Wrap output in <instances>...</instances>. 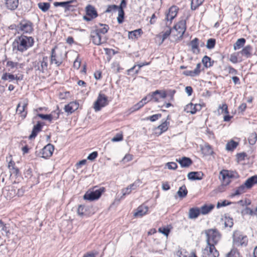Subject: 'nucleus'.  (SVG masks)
<instances>
[{"label":"nucleus","instance_id":"obj_41","mask_svg":"<svg viewBox=\"0 0 257 257\" xmlns=\"http://www.w3.org/2000/svg\"><path fill=\"white\" fill-rule=\"evenodd\" d=\"M204 0H192L191 4V8L193 10H195L203 2Z\"/></svg>","mask_w":257,"mask_h":257},{"label":"nucleus","instance_id":"obj_36","mask_svg":"<svg viewBox=\"0 0 257 257\" xmlns=\"http://www.w3.org/2000/svg\"><path fill=\"white\" fill-rule=\"evenodd\" d=\"M168 124L169 123L167 122V121H165L157 127V130L160 131L159 132L160 135L166 132L168 130Z\"/></svg>","mask_w":257,"mask_h":257},{"label":"nucleus","instance_id":"obj_26","mask_svg":"<svg viewBox=\"0 0 257 257\" xmlns=\"http://www.w3.org/2000/svg\"><path fill=\"white\" fill-rule=\"evenodd\" d=\"M200 214V209L197 207L191 208L189 210L188 217L190 219H195Z\"/></svg>","mask_w":257,"mask_h":257},{"label":"nucleus","instance_id":"obj_21","mask_svg":"<svg viewBox=\"0 0 257 257\" xmlns=\"http://www.w3.org/2000/svg\"><path fill=\"white\" fill-rule=\"evenodd\" d=\"M86 15L92 18H96L98 16L97 12L92 5H88L85 8Z\"/></svg>","mask_w":257,"mask_h":257},{"label":"nucleus","instance_id":"obj_13","mask_svg":"<svg viewBox=\"0 0 257 257\" xmlns=\"http://www.w3.org/2000/svg\"><path fill=\"white\" fill-rule=\"evenodd\" d=\"M178 8L175 6H172L169 9V11L166 14L165 20L166 21H170V24L172 20L176 17L178 13Z\"/></svg>","mask_w":257,"mask_h":257},{"label":"nucleus","instance_id":"obj_34","mask_svg":"<svg viewBox=\"0 0 257 257\" xmlns=\"http://www.w3.org/2000/svg\"><path fill=\"white\" fill-rule=\"evenodd\" d=\"M142 33V30L140 29L136 30L134 31L130 32L128 36V38L132 39L137 38L139 36H140Z\"/></svg>","mask_w":257,"mask_h":257},{"label":"nucleus","instance_id":"obj_32","mask_svg":"<svg viewBox=\"0 0 257 257\" xmlns=\"http://www.w3.org/2000/svg\"><path fill=\"white\" fill-rule=\"evenodd\" d=\"M202 62L204 66L206 67H210L213 65L214 61L211 60V58L207 56H205L203 57Z\"/></svg>","mask_w":257,"mask_h":257},{"label":"nucleus","instance_id":"obj_61","mask_svg":"<svg viewBox=\"0 0 257 257\" xmlns=\"http://www.w3.org/2000/svg\"><path fill=\"white\" fill-rule=\"evenodd\" d=\"M151 97L152 100L156 102H159L160 98L157 93H155V91L151 93Z\"/></svg>","mask_w":257,"mask_h":257},{"label":"nucleus","instance_id":"obj_42","mask_svg":"<svg viewBox=\"0 0 257 257\" xmlns=\"http://www.w3.org/2000/svg\"><path fill=\"white\" fill-rule=\"evenodd\" d=\"M218 112L219 114L225 113L226 114H228L229 112L228 111V107L226 104L224 103L222 105H220L218 107Z\"/></svg>","mask_w":257,"mask_h":257},{"label":"nucleus","instance_id":"obj_46","mask_svg":"<svg viewBox=\"0 0 257 257\" xmlns=\"http://www.w3.org/2000/svg\"><path fill=\"white\" fill-rule=\"evenodd\" d=\"M146 103V102H143L142 101H140L138 103H137L136 104L134 105L131 108V109L132 110V111L138 110L140 108L142 107Z\"/></svg>","mask_w":257,"mask_h":257},{"label":"nucleus","instance_id":"obj_30","mask_svg":"<svg viewBox=\"0 0 257 257\" xmlns=\"http://www.w3.org/2000/svg\"><path fill=\"white\" fill-rule=\"evenodd\" d=\"M214 207V205L212 204H210V205H204L200 208V209H199L200 213L202 214H206L211 211Z\"/></svg>","mask_w":257,"mask_h":257},{"label":"nucleus","instance_id":"obj_40","mask_svg":"<svg viewBox=\"0 0 257 257\" xmlns=\"http://www.w3.org/2000/svg\"><path fill=\"white\" fill-rule=\"evenodd\" d=\"M38 5L39 8L44 12L47 11L50 6V4L48 3H39Z\"/></svg>","mask_w":257,"mask_h":257},{"label":"nucleus","instance_id":"obj_5","mask_svg":"<svg viewBox=\"0 0 257 257\" xmlns=\"http://www.w3.org/2000/svg\"><path fill=\"white\" fill-rule=\"evenodd\" d=\"M232 239L234 246L242 247L246 246L247 245L248 239L247 236L238 230L233 232Z\"/></svg>","mask_w":257,"mask_h":257},{"label":"nucleus","instance_id":"obj_3","mask_svg":"<svg viewBox=\"0 0 257 257\" xmlns=\"http://www.w3.org/2000/svg\"><path fill=\"white\" fill-rule=\"evenodd\" d=\"M205 234L207 245L215 246L220 238L219 232L216 229H210L205 231Z\"/></svg>","mask_w":257,"mask_h":257},{"label":"nucleus","instance_id":"obj_29","mask_svg":"<svg viewBox=\"0 0 257 257\" xmlns=\"http://www.w3.org/2000/svg\"><path fill=\"white\" fill-rule=\"evenodd\" d=\"M246 40L244 38L238 39L233 45V49L234 50L239 49L242 47L245 43Z\"/></svg>","mask_w":257,"mask_h":257},{"label":"nucleus","instance_id":"obj_23","mask_svg":"<svg viewBox=\"0 0 257 257\" xmlns=\"http://www.w3.org/2000/svg\"><path fill=\"white\" fill-rule=\"evenodd\" d=\"M27 102L20 103L18 104L17 107V112L18 114H20L23 118H25L27 114V112L25 111V108L27 107Z\"/></svg>","mask_w":257,"mask_h":257},{"label":"nucleus","instance_id":"obj_27","mask_svg":"<svg viewBox=\"0 0 257 257\" xmlns=\"http://www.w3.org/2000/svg\"><path fill=\"white\" fill-rule=\"evenodd\" d=\"M148 211V208L145 206H140L138 209L137 211L134 213L135 217H142L147 213Z\"/></svg>","mask_w":257,"mask_h":257},{"label":"nucleus","instance_id":"obj_11","mask_svg":"<svg viewBox=\"0 0 257 257\" xmlns=\"http://www.w3.org/2000/svg\"><path fill=\"white\" fill-rule=\"evenodd\" d=\"M54 150V146L51 144H49L45 146L38 154H37V151H36V154L38 156H40L44 158H47L52 155Z\"/></svg>","mask_w":257,"mask_h":257},{"label":"nucleus","instance_id":"obj_57","mask_svg":"<svg viewBox=\"0 0 257 257\" xmlns=\"http://www.w3.org/2000/svg\"><path fill=\"white\" fill-rule=\"evenodd\" d=\"M231 204V202H227L226 200H224L221 202H218L217 204V207L218 208L221 207H224Z\"/></svg>","mask_w":257,"mask_h":257},{"label":"nucleus","instance_id":"obj_60","mask_svg":"<svg viewBox=\"0 0 257 257\" xmlns=\"http://www.w3.org/2000/svg\"><path fill=\"white\" fill-rule=\"evenodd\" d=\"M132 190V188L130 187V186H128L126 188L123 189L122 190L123 196L129 194L131 192Z\"/></svg>","mask_w":257,"mask_h":257},{"label":"nucleus","instance_id":"obj_9","mask_svg":"<svg viewBox=\"0 0 257 257\" xmlns=\"http://www.w3.org/2000/svg\"><path fill=\"white\" fill-rule=\"evenodd\" d=\"M104 188H101L92 191H87L83 196V199L89 201L98 199L104 191Z\"/></svg>","mask_w":257,"mask_h":257},{"label":"nucleus","instance_id":"obj_6","mask_svg":"<svg viewBox=\"0 0 257 257\" xmlns=\"http://www.w3.org/2000/svg\"><path fill=\"white\" fill-rule=\"evenodd\" d=\"M49 58L47 56H43L38 61L33 62V66L36 72L44 73L48 70Z\"/></svg>","mask_w":257,"mask_h":257},{"label":"nucleus","instance_id":"obj_48","mask_svg":"<svg viewBox=\"0 0 257 257\" xmlns=\"http://www.w3.org/2000/svg\"><path fill=\"white\" fill-rule=\"evenodd\" d=\"M38 116L43 119L48 120L49 121H51V120L54 118L52 114H44L39 113L38 114Z\"/></svg>","mask_w":257,"mask_h":257},{"label":"nucleus","instance_id":"obj_10","mask_svg":"<svg viewBox=\"0 0 257 257\" xmlns=\"http://www.w3.org/2000/svg\"><path fill=\"white\" fill-rule=\"evenodd\" d=\"M186 29V22L185 20L180 21L173 28V32L175 30L177 34H175L178 38H182Z\"/></svg>","mask_w":257,"mask_h":257},{"label":"nucleus","instance_id":"obj_38","mask_svg":"<svg viewBox=\"0 0 257 257\" xmlns=\"http://www.w3.org/2000/svg\"><path fill=\"white\" fill-rule=\"evenodd\" d=\"M15 78H17V76H15L14 75L8 73H5L3 74V75L2 76V79L3 80H9V81H12L15 79Z\"/></svg>","mask_w":257,"mask_h":257},{"label":"nucleus","instance_id":"obj_31","mask_svg":"<svg viewBox=\"0 0 257 257\" xmlns=\"http://www.w3.org/2000/svg\"><path fill=\"white\" fill-rule=\"evenodd\" d=\"M245 189H246V187L242 184L237 187L234 192L230 195V196L233 197L235 196L239 195L245 192Z\"/></svg>","mask_w":257,"mask_h":257},{"label":"nucleus","instance_id":"obj_43","mask_svg":"<svg viewBox=\"0 0 257 257\" xmlns=\"http://www.w3.org/2000/svg\"><path fill=\"white\" fill-rule=\"evenodd\" d=\"M118 17L117 18V22L119 24H121L123 22L124 12L123 10L121 8L120 10H118Z\"/></svg>","mask_w":257,"mask_h":257},{"label":"nucleus","instance_id":"obj_58","mask_svg":"<svg viewBox=\"0 0 257 257\" xmlns=\"http://www.w3.org/2000/svg\"><path fill=\"white\" fill-rule=\"evenodd\" d=\"M159 231L165 235L166 236H168L170 230L168 228L165 227H160L159 228Z\"/></svg>","mask_w":257,"mask_h":257},{"label":"nucleus","instance_id":"obj_49","mask_svg":"<svg viewBox=\"0 0 257 257\" xmlns=\"http://www.w3.org/2000/svg\"><path fill=\"white\" fill-rule=\"evenodd\" d=\"M216 41L214 39H209L207 41L206 47L209 49L213 48L215 45Z\"/></svg>","mask_w":257,"mask_h":257},{"label":"nucleus","instance_id":"obj_50","mask_svg":"<svg viewBox=\"0 0 257 257\" xmlns=\"http://www.w3.org/2000/svg\"><path fill=\"white\" fill-rule=\"evenodd\" d=\"M118 10V6L115 5H109L107 6L105 13H109L112 12H116Z\"/></svg>","mask_w":257,"mask_h":257},{"label":"nucleus","instance_id":"obj_63","mask_svg":"<svg viewBox=\"0 0 257 257\" xmlns=\"http://www.w3.org/2000/svg\"><path fill=\"white\" fill-rule=\"evenodd\" d=\"M176 93L175 90H169L167 91V95L170 97V100H173L174 99V95Z\"/></svg>","mask_w":257,"mask_h":257},{"label":"nucleus","instance_id":"obj_12","mask_svg":"<svg viewBox=\"0 0 257 257\" xmlns=\"http://www.w3.org/2000/svg\"><path fill=\"white\" fill-rule=\"evenodd\" d=\"M219 252L214 245H207L203 250L202 257H218Z\"/></svg>","mask_w":257,"mask_h":257},{"label":"nucleus","instance_id":"obj_16","mask_svg":"<svg viewBox=\"0 0 257 257\" xmlns=\"http://www.w3.org/2000/svg\"><path fill=\"white\" fill-rule=\"evenodd\" d=\"M79 104L76 102H71L64 107V110L66 112L71 114L78 109Z\"/></svg>","mask_w":257,"mask_h":257},{"label":"nucleus","instance_id":"obj_20","mask_svg":"<svg viewBox=\"0 0 257 257\" xmlns=\"http://www.w3.org/2000/svg\"><path fill=\"white\" fill-rule=\"evenodd\" d=\"M91 38L94 44L100 45L101 44V35L96 31L94 30L91 32Z\"/></svg>","mask_w":257,"mask_h":257},{"label":"nucleus","instance_id":"obj_64","mask_svg":"<svg viewBox=\"0 0 257 257\" xmlns=\"http://www.w3.org/2000/svg\"><path fill=\"white\" fill-rule=\"evenodd\" d=\"M161 116V114H154V115L150 116L149 119L151 121H155L156 120L158 119L159 118H160Z\"/></svg>","mask_w":257,"mask_h":257},{"label":"nucleus","instance_id":"obj_45","mask_svg":"<svg viewBox=\"0 0 257 257\" xmlns=\"http://www.w3.org/2000/svg\"><path fill=\"white\" fill-rule=\"evenodd\" d=\"M86 211V207L83 205H79L77 209V214L80 216H82L85 215V212Z\"/></svg>","mask_w":257,"mask_h":257},{"label":"nucleus","instance_id":"obj_28","mask_svg":"<svg viewBox=\"0 0 257 257\" xmlns=\"http://www.w3.org/2000/svg\"><path fill=\"white\" fill-rule=\"evenodd\" d=\"M199 44V39L197 38H194L190 42V46L194 53H198L199 52V49L198 48Z\"/></svg>","mask_w":257,"mask_h":257},{"label":"nucleus","instance_id":"obj_14","mask_svg":"<svg viewBox=\"0 0 257 257\" xmlns=\"http://www.w3.org/2000/svg\"><path fill=\"white\" fill-rule=\"evenodd\" d=\"M201 106L200 104H193L192 103L186 105L184 110L187 113H190L191 114H195L197 111L200 110Z\"/></svg>","mask_w":257,"mask_h":257},{"label":"nucleus","instance_id":"obj_1","mask_svg":"<svg viewBox=\"0 0 257 257\" xmlns=\"http://www.w3.org/2000/svg\"><path fill=\"white\" fill-rule=\"evenodd\" d=\"M34 43L33 37L21 35L20 36L17 37L13 43V51L23 52L32 47Z\"/></svg>","mask_w":257,"mask_h":257},{"label":"nucleus","instance_id":"obj_53","mask_svg":"<svg viewBox=\"0 0 257 257\" xmlns=\"http://www.w3.org/2000/svg\"><path fill=\"white\" fill-rule=\"evenodd\" d=\"M123 140V136L121 134H117L115 137L111 139L113 142H119Z\"/></svg>","mask_w":257,"mask_h":257},{"label":"nucleus","instance_id":"obj_7","mask_svg":"<svg viewBox=\"0 0 257 257\" xmlns=\"http://www.w3.org/2000/svg\"><path fill=\"white\" fill-rule=\"evenodd\" d=\"M16 29L18 33L30 34L34 30L33 24L30 21L23 20L18 24Z\"/></svg>","mask_w":257,"mask_h":257},{"label":"nucleus","instance_id":"obj_8","mask_svg":"<svg viewBox=\"0 0 257 257\" xmlns=\"http://www.w3.org/2000/svg\"><path fill=\"white\" fill-rule=\"evenodd\" d=\"M108 103L107 97L104 94L99 93L94 102V109L95 111H99L102 107L105 106Z\"/></svg>","mask_w":257,"mask_h":257},{"label":"nucleus","instance_id":"obj_55","mask_svg":"<svg viewBox=\"0 0 257 257\" xmlns=\"http://www.w3.org/2000/svg\"><path fill=\"white\" fill-rule=\"evenodd\" d=\"M19 63L18 62H14L12 61H8L7 62V66L10 67L11 69L17 68Z\"/></svg>","mask_w":257,"mask_h":257},{"label":"nucleus","instance_id":"obj_59","mask_svg":"<svg viewBox=\"0 0 257 257\" xmlns=\"http://www.w3.org/2000/svg\"><path fill=\"white\" fill-rule=\"evenodd\" d=\"M98 155V153L97 152H93L90 154L87 157V159L90 161L94 160Z\"/></svg>","mask_w":257,"mask_h":257},{"label":"nucleus","instance_id":"obj_35","mask_svg":"<svg viewBox=\"0 0 257 257\" xmlns=\"http://www.w3.org/2000/svg\"><path fill=\"white\" fill-rule=\"evenodd\" d=\"M226 257H240V254L238 249L233 247L231 250L226 254Z\"/></svg>","mask_w":257,"mask_h":257},{"label":"nucleus","instance_id":"obj_24","mask_svg":"<svg viewBox=\"0 0 257 257\" xmlns=\"http://www.w3.org/2000/svg\"><path fill=\"white\" fill-rule=\"evenodd\" d=\"M42 127V125L40 122H38L37 124L34 126L31 134L29 137V139H34L37 136L38 133L41 131Z\"/></svg>","mask_w":257,"mask_h":257},{"label":"nucleus","instance_id":"obj_19","mask_svg":"<svg viewBox=\"0 0 257 257\" xmlns=\"http://www.w3.org/2000/svg\"><path fill=\"white\" fill-rule=\"evenodd\" d=\"M257 184V175L248 178L243 184L246 189H250L254 185Z\"/></svg>","mask_w":257,"mask_h":257},{"label":"nucleus","instance_id":"obj_47","mask_svg":"<svg viewBox=\"0 0 257 257\" xmlns=\"http://www.w3.org/2000/svg\"><path fill=\"white\" fill-rule=\"evenodd\" d=\"M202 150L207 155H212L213 152L211 147L209 145H205Z\"/></svg>","mask_w":257,"mask_h":257},{"label":"nucleus","instance_id":"obj_56","mask_svg":"<svg viewBox=\"0 0 257 257\" xmlns=\"http://www.w3.org/2000/svg\"><path fill=\"white\" fill-rule=\"evenodd\" d=\"M247 156L245 153H240L236 155L238 161H241L244 160L245 158Z\"/></svg>","mask_w":257,"mask_h":257},{"label":"nucleus","instance_id":"obj_62","mask_svg":"<svg viewBox=\"0 0 257 257\" xmlns=\"http://www.w3.org/2000/svg\"><path fill=\"white\" fill-rule=\"evenodd\" d=\"M172 30L169 28L162 35V42H163L171 34Z\"/></svg>","mask_w":257,"mask_h":257},{"label":"nucleus","instance_id":"obj_44","mask_svg":"<svg viewBox=\"0 0 257 257\" xmlns=\"http://www.w3.org/2000/svg\"><path fill=\"white\" fill-rule=\"evenodd\" d=\"M99 25L101 26H103V28L101 29H97L95 30V31H96L99 34H105V33H106L109 29L108 26L105 24H99Z\"/></svg>","mask_w":257,"mask_h":257},{"label":"nucleus","instance_id":"obj_25","mask_svg":"<svg viewBox=\"0 0 257 257\" xmlns=\"http://www.w3.org/2000/svg\"><path fill=\"white\" fill-rule=\"evenodd\" d=\"M7 8L10 10H15L19 5V0H6Z\"/></svg>","mask_w":257,"mask_h":257},{"label":"nucleus","instance_id":"obj_51","mask_svg":"<svg viewBox=\"0 0 257 257\" xmlns=\"http://www.w3.org/2000/svg\"><path fill=\"white\" fill-rule=\"evenodd\" d=\"M233 225V219L230 217H225L224 219V225L225 227H229L231 228Z\"/></svg>","mask_w":257,"mask_h":257},{"label":"nucleus","instance_id":"obj_2","mask_svg":"<svg viewBox=\"0 0 257 257\" xmlns=\"http://www.w3.org/2000/svg\"><path fill=\"white\" fill-rule=\"evenodd\" d=\"M65 58V54L63 51L55 46L51 50L50 62L52 64H54L57 66H59L63 62Z\"/></svg>","mask_w":257,"mask_h":257},{"label":"nucleus","instance_id":"obj_54","mask_svg":"<svg viewBox=\"0 0 257 257\" xmlns=\"http://www.w3.org/2000/svg\"><path fill=\"white\" fill-rule=\"evenodd\" d=\"M167 168L170 170H175L177 168V165L175 162H169L166 164Z\"/></svg>","mask_w":257,"mask_h":257},{"label":"nucleus","instance_id":"obj_33","mask_svg":"<svg viewBox=\"0 0 257 257\" xmlns=\"http://www.w3.org/2000/svg\"><path fill=\"white\" fill-rule=\"evenodd\" d=\"M177 193L180 198H184L186 197L188 193V191L186 186L185 185H183L180 187Z\"/></svg>","mask_w":257,"mask_h":257},{"label":"nucleus","instance_id":"obj_37","mask_svg":"<svg viewBox=\"0 0 257 257\" xmlns=\"http://www.w3.org/2000/svg\"><path fill=\"white\" fill-rule=\"evenodd\" d=\"M238 145V143L233 140L228 142L226 145V149L228 151H233Z\"/></svg>","mask_w":257,"mask_h":257},{"label":"nucleus","instance_id":"obj_17","mask_svg":"<svg viewBox=\"0 0 257 257\" xmlns=\"http://www.w3.org/2000/svg\"><path fill=\"white\" fill-rule=\"evenodd\" d=\"M182 167L187 168L189 167L192 164V161L189 158L183 157L179 159H176Z\"/></svg>","mask_w":257,"mask_h":257},{"label":"nucleus","instance_id":"obj_15","mask_svg":"<svg viewBox=\"0 0 257 257\" xmlns=\"http://www.w3.org/2000/svg\"><path fill=\"white\" fill-rule=\"evenodd\" d=\"M75 0H71L66 2H55L54 5L55 7H61L65 9V11H69L72 7L71 5L73 3H76Z\"/></svg>","mask_w":257,"mask_h":257},{"label":"nucleus","instance_id":"obj_52","mask_svg":"<svg viewBox=\"0 0 257 257\" xmlns=\"http://www.w3.org/2000/svg\"><path fill=\"white\" fill-rule=\"evenodd\" d=\"M155 93H157L159 97L162 98H165L167 96V94L165 91L157 90L155 91Z\"/></svg>","mask_w":257,"mask_h":257},{"label":"nucleus","instance_id":"obj_22","mask_svg":"<svg viewBox=\"0 0 257 257\" xmlns=\"http://www.w3.org/2000/svg\"><path fill=\"white\" fill-rule=\"evenodd\" d=\"M252 52V47L248 45L245 46L239 52L242 56L248 58L251 57Z\"/></svg>","mask_w":257,"mask_h":257},{"label":"nucleus","instance_id":"obj_4","mask_svg":"<svg viewBox=\"0 0 257 257\" xmlns=\"http://www.w3.org/2000/svg\"><path fill=\"white\" fill-rule=\"evenodd\" d=\"M220 175L222 176V186L219 187L221 190L223 186L228 185L231 182L232 179H235L238 177V175L235 172L222 170L220 172Z\"/></svg>","mask_w":257,"mask_h":257},{"label":"nucleus","instance_id":"obj_39","mask_svg":"<svg viewBox=\"0 0 257 257\" xmlns=\"http://www.w3.org/2000/svg\"><path fill=\"white\" fill-rule=\"evenodd\" d=\"M248 140V143L250 145H254L257 141V134H256V133H252L251 134H250Z\"/></svg>","mask_w":257,"mask_h":257},{"label":"nucleus","instance_id":"obj_18","mask_svg":"<svg viewBox=\"0 0 257 257\" xmlns=\"http://www.w3.org/2000/svg\"><path fill=\"white\" fill-rule=\"evenodd\" d=\"M204 176L202 172H191L188 174L187 177L189 180H200Z\"/></svg>","mask_w":257,"mask_h":257}]
</instances>
